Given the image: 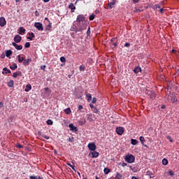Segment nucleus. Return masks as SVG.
I'll list each match as a JSON object with an SVG mask.
<instances>
[{
  "label": "nucleus",
  "mask_w": 179,
  "mask_h": 179,
  "mask_svg": "<svg viewBox=\"0 0 179 179\" xmlns=\"http://www.w3.org/2000/svg\"><path fill=\"white\" fill-rule=\"evenodd\" d=\"M5 52L6 57H7V58H9V57L13 54V52L11 50H6Z\"/></svg>",
  "instance_id": "nucleus-13"
},
{
  "label": "nucleus",
  "mask_w": 179,
  "mask_h": 179,
  "mask_svg": "<svg viewBox=\"0 0 179 179\" xmlns=\"http://www.w3.org/2000/svg\"><path fill=\"white\" fill-rule=\"evenodd\" d=\"M159 12H160V13H164V8H161L159 10Z\"/></svg>",
  "instance_id": "nucleus-53"
},
{
  "label": "nucleus",
  "mask_w": 179,
  "mask_h": 179,
  "mask_svg": "<svg viewBox=\"0 0 179 179\" xmlns=\"http://www.w3.org/2000/svg\"><path fill=\"white\" fill-rule=\"evenodd\" d=\"M130 46H131V43H126L124 44V47L128 48V47H130Z\"/></svg>",
  "instance_id": "nucleus-55"
},
{
  "label": "nucleus",
  "mask_w": 179,
  "mask_h": 179,
  "mask_svg": "<svg viewBox=\"0 0 179 179\" xmlns=\"http://www.w3.org/2000/svg\"><path fill=\"white\" fill-rule=\"evenodd\" d=\"M171 100L172 103H176V101H177V96H176V95L171 94Z\"/></svg>",
  "instance_id": "nucleus-18"
},
{
  "label": "nucleus",
  "mask_w": 179,
  "mask_h": 179,
  "mask_svg": "<svg viewBox=\"0 0 179 179\" xmlns=\"http://www.w3.org/2000/svg\"><path fill=\"white\" fill-rule=\"evenodd\" d=\"M87 120L89 122H92L93 121V114L89 113L87 115Z\"/></svg>",
  "instance_id": "nucleus-12"
},
{
  "label": "nucleus",
  "mask_w": 179,
  "mask_h": 179,
  "mask_svg": "<svg viewBox=\"0 0 179 179\" xmlns=\"http://www.w3.org/2000/svg\"><path fill=\"white\" fill-rule=\"evenodd\" d=\"M69 8L71 9V12H75V9H76V7L73 3H71L69 6Z\"/></svg>",
  "instance_id": "nucleus-14"
},
{
  "label": "nucleus",
  "mask_w": 179,
  "mask_h": 179,
  "mask_svg": "<svg viewBox=\"0 0 179 179\" xmlns=\"http://www.w3.org/2000/svg\"><path fill=\"white\" fill-rule=\"evenodd\" d=\"M25 48H30V43L27 42L24 45Z\"/></svg>",
  "instance_id": "nucleus-43"
},
{
  "label": "nucleus",
  "mask_w": 179,
  "mask_h": 179,
  "mask_svg": "<svg viewBox=\"0 0 179 179\" xmlns=\"http://www.w3.org/2000/svg\"><path fill=\"white\" fill-rule=\"evenodd\" d=\"M14 43H20V41H22V36H20V35L17 34L14 37Z\"/></svg>",
  "instance_id": "nucleus-10"
},
{
  "label": "nucleus",
  "mask_w": 179,
  "mask_h": 179,
  "mask_svg": "<svg viewBox=\"0 0 179 179\" xmlns=\"http://www.w3.org/2000/svg\"><path fill=\"white\" fill-rule=\"evenodd\" d=\"M114 5H115V2H110L108 3V8L109 9H113L114 8Z\"/></svg>",
  "instance_id": "nucleus-24"
},
{
  "label": "nucleus",
  "mask_w": 179,
  "mask_h": 179,
  "mask_svg": "<svg viewBox=\"0 0 179 179\" xmlns=\"http://www.w3.org/2000/svg\"><path fill=\"white\" fill-rule=\"evenodd\" d=\"M0 26L1 27H5L6 26V20L3 17H0Z\"/></svg>",
  "instance_id": "nucleus-5"
},
{
  "label": "nucleus",
  "mask_w": 179,
  "mask_h": 179,
  "mask_svg": "<svg viewBox=\"0 0 179 179\" xmlns=\"http://www.w3.org/2000/svg\"><path fill=\"white\" fill-rule=\"evenodd\" d=\"M44 90L46 93H51V90L48 87L44 88Z\"/></svg>",
  "instance_id": "nucleus-42"
},
{
  "label": "nucleus",
  "mask_w": 179,
  "mask_h": 179,
  "mask_svg": "<svg viewBox=\"0 0 179 179\" xmlns=\"http://www.w3.org/2000/svg\"><path fill=\"white\" fill-rule=\"evenodd\" d=\"M124 160L127 163H135V156L133 155H127L124 157Z\"/></svg>",
  "instance_id": "nucleus-2"
},
{
  "label": "nucleus",
  "mask_w": 179,
  "mask_h": 179,
  "mask_svg": "<svg viewBox=\"0 0 179 179\" xmlns=\"http://www.w3.org/2000/svg\"><path fill=\"white\" fill-rule=\"evenodd\" d=\"M142 71V69L140 66H136L134 69V73H139V72Z\"/></svg>",
  "instance_id": "nucleus-15"
},
{
  "label": "nucleus",
  "mask_w": 179,
  "mask_h": 179,
  "mask_svg": "<svg viewBox=\"0 0 179 179\" xmlns=\"http://www.w3.org/2000/svg\"><path fill=\"white\" fill-rule=\"evenodd\" d=\"M79 69L81 72H85V71L86 70V66H85L84 64H82L80 66Z\"/></svg>",
  "instance_id": "nucleus-26"
},
{
  "label": "nucleus",
  "mask_w": 179,
  "mask_h": 179,
  "mask_svg": "<svg viewBox=\"0 0 179 179\" xmlns=\"http://www.w3.org/2000/svg\"><path fill=\"white\" fill-rule=\"evenodd\" d=\"M94 17H95L94 14H92V15H90L89 20H94Z\"/></svg>",
  "instance_id": "nucleus-39"
},
{
  "label": "nucleus",
  "mask_w": 179,
  "mask_h": 179,
  "mask_svg": "<svg viewBox=\"0 0 179 179\" xmlns=\"http://www.w3.org/2000/svg\"><path fill=\"white\" fill-rule=\"evenodd\" d=\"M110 171H111V169H110L108 168H105L103 169V173H105V174H108V173H110Z\"/></svg>",
  "instance_id": "nucleus-31"
},
{
  "label": "nucleus",
  "mask_w": 179,
  "mask_h": 179,
  "mask_svg": "<svg viewBox=\"0 0 179 179\" xmlns=\"http://www.w3.org/2000/svg\"><path fill=\"white\" fill-rule=\"evenodd\" d=\"M26 87L27 88L25 89V92H29V91L31 90V85L28 84V85H27Z\"/></svg>",
  "instance_id": "nucleus-29"
},
{
  "label": "nucleus",
  "mask_w": 179,
  "mask_h": 179,
  "mask_svg": "<svg viewBox=\"0 0 179 179\" xmlns=\"http://www.w3.org/2000/svg\"><path fill=\"white\" fill-rule=\"evenodd\" d=\"M78 110H83V106L79 105L78 106Z\"/></svg>",
  "instance_id": "nucleus-58"
},
{
  "label": "nucleus",
  "mask_w": 179,
  "mask_h": 179,
  "mask_svg": "<svg viewBox=\"0 0 179 179\" xmlns=\"http://www.w3.org/2000/svg\"><path fill=\"white\" fill-rule=\"evenodd\" d=\"M35 16H37V17L40 16V13H38V11L37 10L35 11Z\"/></svg>",
  "instance_id": "nucleus-57"
},
{
  "label": "nucleus",
  "mask_w": 179,
  "mask_h": 179,
  "mask_svg": "<svg viewBox=\"0 0 179 179\" xmlns=\"http://www.w3.org/2000/svg\"><path fill=\"white\" fill-rule=\"evenodd\" d=\"M75 33H78V31H79V26L78 28H76V30H74Z\"/></svg>",
  "instance_id": "nucleus-62"
},
{
  "label": "nucleus",
  "mask_w": 179,
  "mask_h": 179,
  "mask_svg": "<svg viewBox=\"0 0 179 179\" xmlns=\"http://www.w3.org/2000/svg\"><path fill=\"white\" fill-rule=\"evenodd\" d=\"M12 71H15V69H17V64L16 63H13L12 66H10Z\"/></svg>",
  "instance_id": "nucleus-20"
},
{
  "label": "nucleus",
  "mask_w": 179,
  "mask_h": 179,
  "mask_svg": "<svg viewBox=\"0 0 179 179\" xmlns=\"http://www.w3.org/2000/svg\"><path fill=\"white\" fill-rule=\"evenodd\" d=\"M126 166H127V163H125V162L122 163V167H125Z\"/></svg>",
  "instance_id": "nucleus-60"
},
{
  "label": "nucleus",
  "mask_w": 179,
  "mask_h": 179,
  "mask_svg": "<svg viewBox=\"0 0 179 179\" xmlns=\"http://www.w3.org/2000/svg\"><path fill=\"white\" fill-rule=\"evenodd\" d=\"M169 176H171V177H173V176H174V172H173L172 170H169Z\"/></svg>",
  "instance_id": "nucleus-45"
},
{
  "label": "nucleus",
  "mask_w": 179,
  "mask_h": 179,
  "mask_svg": "<svg viewBox=\"0 0 179 179\" xmlns=\"http://www.w3.org/2000/svg\"><path fill=\"white\" fill-rule=\"evenodd\" d=\"M30 62H31V58L24 59V61L22 62V64L24 65V66H29Z\"/></svg>",
  "instance_id": "nucleus-8"
},
{
  "label": "nucleus",
  "mask_w": 179,
  "mask_h": 179,
  "mask_svg": "<svg viewBox=\"0 0 179 179\" xmlns=\"http://www.w3.org/2000/svg\"><path fill=\"white\" fill-rule=\"evenodd\" d=\"M34 27H36V29H37V30H38L39 31H43V30H44L43 24H41V22H35Z\"/></svg>",
  "instance_id": "nucleus-3"
},
{
  "label": "nucleus",
  "mask_w": 179,
  "mask_h": 179,
  "mask_svg": "<svg viewBox=\"0 0 179 179\" xmlns=\"http://www.w3.org/2000/svg\"><path fill=\"white\" fill-rule=\"evenodd\" d=\"M16 148H19L20 149H22V148H23V145H22L17 143V144L16 145Z\"/></svg>",
  "instance_id": "nucleus-52"
},
{
  "label": "nucleus",
  "mask_w": 179,
  "mask_h": 179,
  "mask_svg": "<svg viewBox=\"0 0 179 179\" xmlns=\"http://www.w3.org/2000/svg\"><path fill=\"white\" fill-rule=\"evenodd\" d=\"M139 139H140V141L141 142V144L143 145V142H145V137L140 136Z\"/></svg>",
  "instance_id": "nucleus-38"
},
{
  "label": "nucleus",
  "mask_w": 179,
  "mask_h": 179,
  "mask_svg": "<svg viewBox=\"0 0 179 179\" xmlns=\"http://www.w3.org/2000/svg\"><path fill=\"white\" fill-rule=\"evenodd\" d=\"M166 139H169V141L171 143H173V139L171 138V137L170 136H166Z\"/></svg>",
  "instance_id": "nucleus-48"
},
{
  "label": "nucleus",
  "mask_w": 179,
  "mask_h": 179,
  "mask_svg": "<svg viewBox=\"0 0 179 179\" xmlns=\"http://www.w3.org/2000/svg\"><path fill=\"white\" fill-rule=\"evenodd\" d=\"M90 107L91 110L96 108V107H94V106L92 103L90 104Z\"/></svg>",
  "instance_id": "nucleus-54"
},
{
  "label": "nucleus",
  "mask_w": 179,
  "mask_h": 179,
  "mask_svg": "<svg viewBox=\"0 0 179 179\" xmlns=\"http://www.w3.org/2000/svg\"><path fill=\"white\" fill-rule=\"evenodd\" d=\"M162 164L163 166H167V164H169V160H167L166 158H164L162 159Z\"/></svg>",
  "instance_id": "nucleus-25"
},
{
  "label": "nucleus",
  "mask_w": 179,
  "mask_h": 179,
  "mask_svg": "<svg viewBox=\"0 0 179 179\" xmlns=\"http://www.w3.org/2000/svg\"><path fill=\"white\" fill-rule=\"evenodd\" d=\"M133 2L134 3H138V2H139V0H133Z\"/></svg>",
  "instance_id": "nucleus-63"
},
{
  "label": "nucleus",
  "mask_w": 179,
  "mask_h": 179,
  "mask_svg": "<svg viewBox=\"0 0 179 179\" xmlns=\"http://www.w3.org/2000/svg\"><path fill=\"white\" fill-rule=\"evenodd\" d=\"M64 113L66 114H71V108H67L66 109H64Z\"/></svg>",
  "instance_id": "nucleus-36"
},
{
  "label": "nucleus",
  "mask_w": 179,
  "mask_h": 179,
  "mask_svg": "<svg viewBox=\"0 0 179 179\" xmlns=\"http://www.w3.org/2000/svg\"><path fill=\"white\" fill-rule=\"evenodd\" d=\"M131 145H138V141L136 139L131 138Z\"/></svg>",
  "instance_id": "nucleus-27"
},
{
  "label": "nucleus",
  "mask_w": 179,
  "mask_h": 179,
  "mask_svg": "<svg viewBox=\"0 0 179 179\" xmlns=\"http://www.w3.org/2000/svg\"><path fill=\"white\" fill-rule=\"evenodd\" d=\"M86 17L83 15H78L77 16L76 20L78 23V26L79 27V31H83V30H86V23H85V20Z\"/></svg>",
  "instance_id": "nucleus-1"
},
{
  "label": "nucleus",
  "mask_w": 179,
  "mask_h": 179,
  "mask_svg": "<svg viewBox=\"0 0 179 179\" xmlns=\"http://www.w3.org/2000/svg\"><path fill=\"white\" fill-rule=\"evenodd\" d=\"M29 179H44V178L41 177V176H29Z\"/></svg>",
  "instance_id": "nucleus-22"
},
{
  "label": "nucleus",
  "mask_w": 179,
  "mask_h": 179,
  "mask_svg": "<svg viewBox=\"0 0 179 179\" xmlns=\"http://www.w3.org/2000/svg\"><path fill=\"white\" fill-rule=\"evenodd\" d=\"M74 139H75V138L71 137V138H69L68 139V141H69V142H73Z\"/></svg>",
  "instance_id": "nucleus-51"
},
{
  "label": "nucleus",
  "mask_w": 179,
  "mask_h": 179,
  "mask_svg": "<svg viewBox=\"0 0 179 179\" xmlns=\"http://www.w3.org/2000/svg\"><path fill=\"white\" fill-rule=\"evenodd\" d=\"M52 26V23H51L50 21H49V24L48 25V27L46 28V30H49L50 31H51V27Z\"/></svg>",
  "instance_id": "nucleus-32"
},
{
  "label": "nucleus",
  "mask_w": 179,
  "mask_h": 179,
  "mask_svg": "<svg viewBox=\"0 0 179 179\" xmlns=\"http://www.w3.org/2000/svg\"><path fill=\"white\" fill-rule=\"evenodd\" d=\"M46 124H47L48 125H52V124H54V122H52L51 120H48L46 121Z\"/></svg>",
  "instance_id": "nucleus-37"
},
{
  "label": "nucleus",
  "mask_w": 179,
  "mask_h": 179,
  "mask_svg": "<svg viewBox=\"0 0 179 179\" xmlns=\"http://www.w3.org/2000/svg\"><path fill=\"white\" fill-rule=\"evenodd\" d=\"M26 33V29H24L23 27H21L19 28V34H24Z\"/></svg>",
  "instance_id": "nucleus-16"
},
{
  "label": "nucleus",
  "mask_w": 179,
  "mask_h": 179,
  "mask_svg": "<svg viewBox=\"0 0 179 179\" xmlns=\"http://www.w3.org/2000/svg\"><path fill=\"white\" fill-rule=\"evenodd\" d=\"M60 61L61 62H66V59L65 58V57H60Z\"/></svg>",
  "instance_id": "nucleus-40"
},
{
  "label": "nucleus",
  "mask_w": 179,
  "mask_h": 179,
  "mask_svg": "<svg viewBox=\"0 0 179 179\" xmlns=\"http://www.w3.org/2000/svg\"><path fill=\"white\" fill-rule=\"evenodd\" d=\"M12 45L15 47V49H17L18 51H20V50H23V45H17L16 43L13 42Z\"/></svg>",
  "instance_id": "nucleus-6"
},
{
  "label": "nucleus",
  "mask_w": 179,
  "mask_h": 179,
  "mask_svg": "<svg viewBox=\"0 0 179 179\" xmlns=\"http://www.w3.org/2000/svg\"><path fill=\"white\" fill-rule=\"evenodd\" d=\"M17 61L18 62H20V64H22V62H23V61H24V57L20 56V55L17 56Z\"/></svg>",
  "instance_id": "nucleus-17"
},
{
  "label": "nucleus",
  "mask_w": 179,
  "mask_h": 179,
  "mask_svg": "<svg viewBox=\"0 0 179 179\" xmlns=\"http://www.w3.org/2000/svg\"><path fill=\"white\" fill-rule=\"evenodd\" d=\"M87 101H92V94H86Z\"/></svg>",
  "instance_id": "nucleus-28"
},
{
  "label": "nucleus",
  "mask_w": 179,
  "mask_h": 179,
  "mask_svg": "<svg viewBox=\"0 0 179 179\" xmlns=\"http://www.w3.org/2000/svg\"><path fill=\"white\" fill-rule=\"evenodd\" d=\"M0 58H1V59H3V58H5V54L2 53L0 56Z\"/></svg>",
  "instance_id": "nucleus-56"
},
{
  "label": "nucleus",
  "mask_w": 179,
  "mask_h": 179,
  "mask_svg": "<svg viewBox=\"0 0 179 179\" xmlns=\"http://www.w3.org/2000/svg\"><path fill=\"white\" fill-rule=\"evenodd\" d=\"M115 40H117V38H112L111 40H110V43H115Z\"/></svg>",
  "instance_id": "nucleus-59"
},
{
  "label": "nucleus",
  "mask_w": 179,
  "mask_h": 179,
  "mask_svg": "<svg viewBox=\"0 0 179 179\" xmlns=\"http://www.w3.org/2000/svg\"><path fill=\"white\" fill-rule=\"evenodd\" d=\"M96 101H97V99H96V97H94V98L92 99V103H93V104H94V103H96Z\"/></svg>",
  "instance_id": "nucleus-47"
},
{
  "label": "nucleus",
  "mask_w": 179,
  "mask_h": 179,
  "mask_svg": "<svg viewBox=\"0 0 179 179\" xmlns=\"http://www.w3.org/2000/svg\"><path fill=\"white\" fill-rule=\"evenodd\" d=\"M15 84V82L13 80H10V82L8 83V87H13V85Z\"/></svg>",
  "instance_id": "nucleus-21"
},
{
  "label": "nucleus",
  "mask_w": 179,
  "mask_h": 179,
  "mask_svg": "<svg viewBox=\"0 0 179 179\" xmlns=\"http://www.w3.org/2000/svg\"><path fill=\"white\" fill-rule=\"evenodd\" d=\"M34 37H36V36L34 35V33L31 32L29 33V36L27 37L28 40H33V38H34Z\"/></svg>",
  "instance_id": "nucleus-19"
},
{
  "label": "nucleus",
  "mask_w": 179,
  "mask_h": 179,
  "mask_svg": "<svg viewBox=\"0 0 179 179\" xmlns=\"http://www.w3.org/2000/svg\"><path fill=\"white\" fill-rule=\"evenodd\" d=\"M17 72H15L13 73V77H14L15 78H17Z\"/></svg>",
  "instance_id": "nucleus-50"
},
{
  "label": "nucleus",
  "mask_w": 179,
  "mask_h": 179,
  "mask_svg": "<svg viewBox=\"0 0 179 179\" xmlns=\"http://www.w3.org/2000/svg\"><path fill=\"white\" fill-rule=\"evenodd\" d=\"M90 155H92V159H94V158L99 157V152L97 151H93V152H90Z\"/></svg>",
  "instance_id": "nucleus-11"
},
{
  "label": "nucleus",
  "mask_w": 179,
  "mask_h": 179,
  "mask_svg": "<svg viewBox=\"0 0 179 179\" xmlns=\"http://www.w3.org/2000/svg\"><path fill=\"white\" fill-rule=\"evenodd\" d=\"M17 75L18 76H22V71H18V72H17Z\"/></svg>",
  "instance_id": "nucleus-61"
},
{
  "label": "nucleus",
  "mask_w": 179,
  "mask_h": 179,
  "mask_svg": "<svg viewBox=\"0 0 179 179\" xmlns=\"http://www.w3.org/2000/svg\"><path fill=\"white\" fill-rule=\"evenodd\" d=\"M67 166L71 167L73 171H76V169H75V165H71V163H67Z\"/></svg>",
  "instance_id": "nucleus-35"
},
{
  "label": "nucleus",
  "mask_w": 179,
  "mask_h": 179,
  "mask_svg": "<svg viewBox=\"0 0 179 179\" xmlns=\"http://www.w3.org/2000/svg\"><path fill=\"white\" fill-rule=\"evenodd\" d=\"M115 179H122V174L117 173L115 177Z\"/></svg>",
  "instance_id": "nucleus-23"
},
{
  "label": "nucleus",
  "mask_w": 179,
  "mask_h": 179,
  "mask_svg": "<svg viewBox=\"0 0 179 179\" xmlns=\"http://www.w3.org/2000/svg\"><path fill=\"white\" fill-rule=\"evenodd\" d=\"M42 136H43V138H44V139H47V140L50 139V136H47L45 134H43Z\"/></svg>",
  "instance_id": "nucleus-46"
},
{
  "label": "nucleus",
  "mask_w": 179,
  "mask_h": 179,
  "mask_svg": "<svg viewBox=\"0 0 179 179\" xmlns=\"http://www.w3.org/2000/svg\"><path fill=\"white\" fill-rule=\"evenodd\" d=\"M131 179H139V178H138L136 176H133L131 177Z\"/></svg>",
  "instance_id": "nucleus-64"
},
{
  "label": "nucleus",
  "mask_w": 179,
  "mask_h": 179,
  "mask_svg": "<svg viewBox=\"0 0 179 179\" xmlns=\"http://www.w3.org/2000/svg\"><path fill=\"white\" fill-rule=\"evenodd\" d=\"M92 111H93V113H95V114H99V109L96 108L92 110Z\"/></svg>",
  "instance_id": "nucleus-41"
},
{
  "label": "nucleus",
  "mask_w": 179,
  "mask_h": 179,
  "mask_svg": "<svg viewBox=\"0 0 179 179\" xmlns=\"http://www.w3.org/2000/svg\"><path fill=\"white\" fill-rule=\"evenodd\" d=\"M116 133L117 134V135H122L124 134V127H117L116 128Z\"/></svg>",
  "instance_id": "nucleus-7"
},
{
  "label": "nucleus",
  "mask_w": 179,
  "mask_h": 179,
  "mask_svg": "<svg viewBox=\"0 0 179 179\" xmlns=\"http://www.w3.org/2000/svg\"><path fill=\"white\" fill-rule=\"evenodd\" d=\"M90 27H88L87 30V36H90Z\"/></svg>",
  "instance_id": "nucleus-44"
},
{
  "label": "nucleus",
  "mask_w": 179,
  "mask_h": 179,
  "mask_svg": "<svg viewBox=\"0 0 179 179\" xmlns=\"http://www.w3.org/2000/svg\"><path fill=\"white\" fill-rule=\"evenodd\" d=\"M162 8V3H159V4H156L155 6H154V9H160Z\"/></svg>",
  "instance_id": "nucleus-30"
},
{
  "label": "nucleus",
  "mask_w": 179,
  "mask_h": 179,
  "mask_svg": "<svg viewBox=\"0 0 179 179\" xmlns=\"http://www.w3.org/2000/svg\"><path fill=\"white\" fill-rule=\"evenodd\" d=\"M3 71L5 72L6 75H8V73H10V70L8 69V68L6 67L3 68Z\"/></svg>",
  "instance_id": "nucleus-33"
},
{
  "label": "nucleus",
  "mask_w": 179,
  "mask_h": 179,
  "mask_svg": "<svg viewBox=\"0 0 179 179\" xmlns=\"http://www.w3.org/2000/svg\"><path fill=\"white\" fill-rule=\"evenodd\" d=\"M75 95L76 96V97H78V99H82V97H83V94H82V92H80L79 94L75 93Z\"/></svg>",
  "instance_id": "nucleus-34"
},
{
  "label": "nucleus",
  "mask_w": 179,
  "mask_h": 179,
  "mask_svg": "<svg viewBox=\"0 0 179 179\" xmlns=\"http://www.w3.org/2000/svg\"><path fill=\"white\" fill-rule=\"evenodd\" d=\"M69 127L70 128V131L73 132H78V127H76L73 124H69Z\"/></svg>",
  "instance_id": "nucleus-9"
},
{
  "label": "nucleus",
  "mask_w": 179,
  "mask_h": 179,
  "mask_svg": "<svg viewBox=\"0 0 179 179\" xmlns=\"http://www.w3.org/2000/svg\"><path fill=\"white\" fill-rule=\"evenodd\" d=\"M112 47H113V48H115V47H117V42L112 43Z\"/></svg>",
  "instance_id": "nucleus-49"
},
{
  "label": "nucleus",
  "mask_w": 179,
  "mask_h": 179,
  "mask_svg": "<svg viewBox=\"0 0 179 179\" xmlns=\"http://www.w3.org/2000/svg\"><path fill=\"white\" fill-rule=\"evenodd\" d=\"M88 149H90L92 152H94L96 149H97V147L96 146V144L94 143H90L87 145Z\"/></svg>",
  "instance_id": "nucleus-4"
}]
</instances>
